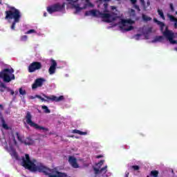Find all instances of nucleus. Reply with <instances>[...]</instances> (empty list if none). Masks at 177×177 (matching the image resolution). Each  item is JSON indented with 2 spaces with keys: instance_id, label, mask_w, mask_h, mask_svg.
Instances as JSON below:
<instances>
[{
  "instance_id": "nucleus-1",
  "label": "nucleus",
  "mask_w": 177,
  "mask_h": 177,
  "mask_svg": "<svg viewBox=\"0 0 177 177\" xmlns=\"http://www.w3.org/2000/svg\"><path fill=\"white\" fill-rule=\"evenodd\" d=\"M21 165L30 172H40L48 177H68L67 174L62 173L55 169H50L41 162H37V160H31L28 153L25 154V157L21 158Z\"/></svg>"
},
{
  "instance_id": "nucleus-2",
  "label": "nucleus",
  "mask_w": 177,
  "mask_h": 177,
  "mask_svg": "<svg viewBox=\"0 0 177 177\" xmlns=\"http://www.w3.org/2000/svg\"><path fill=\"white\" fill-rule=\"evenodd\" d=\"M111 0H97L100 3V6L102 5L103 12L97 10H91L86 11L84 16H93V17H100L106 23H113L118 19V13L117 12V7L112 6L111 9L112 12L109 13V2Z\"/></svg>"
},
{
  "instance_id": "nucleus-3",
  "label": "nucleus",
  "mask_w": 177,
  "mask_h": 177,
  "mask_svg": "<svg viewBox=\"0 0 177 177\" xmlns=\"http://www.w3.org/2000/svg\"><path fill=\"white\" fill-rule=\"evenodd\" d=\"M8 10L5 11L6 20H14L11 25V30H16V24L20 23L21 13L20 10L13 6H8Z\"/></svg>"
},
{
  "instance_id": "nucleus-4",
  "label": "nucleus",
  "mask_w": 177,
  "mask_h": 177,
  "mask_svg": "<svg viewBox=\"0 0 177 177\" xmlns=\"http://www.w3.org/2000/svg\"><path fill=\"white\" fill-rule=\"evenodd\" d=\"M153 21L160 26L161 32H162L165 38L169 41L170 44H176V41L174 40L175 34L171 30H168V27H166L164 31V27H165L164 22L160 21L156 18L153 19Z\"/></svg>"
},
{
  "instance_id": "nucleus-5",
  "label": "nucleus",
  "mask_w": 177,
  "mask_h": 177,
  "mask_svg": "<svg viewBox=\"0 0 177 177\" xmlns=\"http://www.w3.org/2000/svg\"><path fill=\"white\" fill-rule=\"evenodd\" d=\"M13 73H15V69L12 68H4L0 72V78H2L3 82H6V84H9L11 81L16 80V77Z\"/></svg>"
},
{
  "instance_id": "nucleus-6",
  "label": "nucleus",
  "mask_w": 177,
  "mask_h": 177,
  "mask_svg": "<svg viewBox=\"0 0 177 177\" xmlns=\"http://www.w3.org/2000/svg\"><path fill=\"white\" fill-rule=\"evenodd\" d=\"M26 124H28V125H30V127H32L35 129H40L41 131H44V132L49 131V129L46 127H44L42 126H39L35 122H32V115H31V113H30V111H27L26 115Z\"/></svg>"
},
{
  "instance_id": "nucleus-7",
  "label": "nucleus",
  "mask_w": 177,
  "mask_h": 177,
  "mask_svg": "<svg viewBox=\"0 0 177 177\" xmlns=\"http://www.w3.org/2000/svg\"><path fill=\"white\" fill-rule=\"evenodd\" d=\"M44 97H45L47 100H45L44 97H42L41 95H36L35 97H37V99H40V100H41V102H49V100L50 102H62L63 100H64V96L63 95H60L59 97H57L56 95H50L48 96L45 94H43Z\"/></svg>"
},
{
  "instance_id": "nucleus-8",
  "label": "nucleus",
  "mask_w": 177,
  "mask_h": 177,
  "mask_svg": "<svg viewBox=\"0 0 177 177\" xmlns=\"http://www.w3.org/2000/svg\"><path fill=\"white\" fill-rule=\"evenodd\" d=\"M103 164H104V160H100L98 163L96 164L98 168L93 167L95 175H102L103 176L104 175H105V174H107V165L100 169Z\"/></svg>"
},
{
  "instance_id": "nucleus-9",
  "label": "nucleus",
  "mask_w": 177,
  "mask_h": 177,
  "mask_svg": "<svg viewBox=\"0 0 177 177\" xmlns=\"http://www.w3.org/2000/svg\"><path fill=\"white\" fill-rule=\"evenodd\" d=\"M64 9V4H60L59 3L53 4L48 7H47V12L52 15V13H55L56 12H62Z\"/></svg>"
},
{
  "instance_id": "nucleus-10",
  "label": "nucleus",
  "mask_w": 177,
  "mask_h": 177,
  "mask_svg": "<svg viewBox=\"0 0 177 177\" xmlns=\"http://www.w3.org/2000/svg\"><path fill=\"white\" fill-rule=\"evenodd\" d=\"M86 4L83 7H80V4L71 3L73 8L75 9V13H78V12H81L84 10V9H86V8H93V4L91 3V0H86Z\"/></svg>"
},
{
  "instance_id": "nucleus-11",
  "label": "nucleus",
  "mask_w": 177,
  "mask_h": 177,
  "mask_svg": "<svg viewBox=\"0 0 177 177\" xmlns=\"http://www.w3.org/2000/svg\"><path fill=\"white\" fill-rule=\"evenodd\" d=\"M134 23H135V21H133L132 19H122L121 21L122 26H120V28H122V30H124V31H131L133 30V26H130L126 28L124 27H127L128 24H133Z\"/></svg>"
},
{
  "instance_id": "nucleus-12",
  "label": "nucleus",
  "mask_w": 177,
  "mask_h": 177,
  "mask_svg": "<svg viewBox=\"0 0 177 177\" xmlns=\"http://www.w3.org/2000/svg\"><path fill=\"white\" fill-rule=\"evenodd\" d=\"M15 135L19 142H20L21 143H24L26 146H32V145L35 143V141L30 137H27L24 140H23L21 139V137H20V134L19 133V132H17Z\"/></svg>"
},
{
  "instance_id": "nucleus-13",
  "label": "nucleus",
  "mask_w": 177,
  "mask_h": 177,
  "mask_svg": "<svg viewBox=\"0 0 177 177\" xmlns=\"http://www.w3.org/2000/svg\"><path fill=\"white\" fill-rule=\"evenodd\" d=\"M42 68V64L39 62H33L28 66V73H35Z\"/></svg>"
},
{
  "instance_id": "nucleus-14",
  "label": "nucleus",
  "mask_w": 177,
  "mask_h": 177,
  "mask_svg": "<svg viewBox=\"0 0 177 177\" xmlns=\"http://www.w3.org/2000/svg\"><path fill=\"white\" fill-rule=\"evenodd\" d=\"M45 79L40 77L37 78L35 80L34 84L32 85V89H37V88H39L44 85V82H45Z\"/></svg>"
},
{
  "instance_id": "nucleus-15",
  "label": "nucleus",
  "mask_w": 177,
  "mask_h": 177,
  "mask_svg": "<svg viewBox=\"0 0 177 177\" xmlns=\"http://www.w3.org/2000/svg\"><path fill=\"white\" fill-rule=\"evenodd\" d=\"M51 65L48 69V73L50 75H53V74H55L56 73V67H57V62H56V60L51 59L50 60Z\"/></svg>"
},
{
  "instance_id": "nucleus-16",
  "label": "nucleus",
  "mask_w": 177,
  "mask_h": 177,
  "mask_svg": "<svg viewBox=\"0 0 177 177\" xmlns=\"http://www.w3.org/2000/svg\"><path fill=\"white\" fill-rule=\"evenodd\" d=\"M68 162L73 168H80V165L78 162H77V158H75V157L70 156L68 157Z\"/></svg>"
},
{
  "instance_id": "nucleus-17",
  "label": "nucleus",
  "mask_w": 177,
  "mask_h": 177,
  "mask_svg": "<svg viewBox=\"0 0 177 177\" xmlns=\"http://www.w3.org/2000/svg\"><path fill=\"white\" fill-rule=\"evenodd\" d=\"M164 40V36H156L154 39L151 41L152 44H156V42H162Z\"/></svg>"
},
{
  "instance_id": "nucleus-18",
  "label": "nucleus",
  "mask_w": 177,
  "mask_h": 177,
  "mask_svg": "<svg viewBox=\"0 0 177 177\" xmlns=\"http://www.w3.org/2000/svg\"><path fill=\"white\" fill-rule=\"evenodd\" d=\"M0 119L1 120L3 128L7 130L9 129V127L8 126V124H6V122H5V119L3 118V116H2V115H1Z\"/></svg>"
},
{
  "instance_id": "nucleus-19",
  "label": "nucleus",
  "mask_w": 177,
  "mask_h": 177,
  "mask_svg": "<svg viewBox=\"0 0 177 177\" xmlns=\"http://www.w3.org/2000/svg\"><path fill=\"white\" fill-rule=\"evenodd\" d=\"M10 156L13 158H15L17 160H19V154L17 153V152L16 151V150L15 149H12L11 151V153H10Z\"/></svg>"
},
{
  "instance_id": "nucleus-20",
  "label": "nucleus",
  "mask_w": 177,
  "mask_h": 177,
  "mask_svg": "<svg viewBox=\"0 0 177 177\" xmlns=\"http://www.w3.org/2000/svg\"><path fill=\"white\" fill-rule=\"evenodd\" d=\"M0 91L1 92H5V90L3 89H6V91H8V88H9V87L6 86V85L3 82L0 83Z\"/></svg>"
},
{
  "instance_id": "nucleus-21",
  "label": "nucleus",
  "mask_w": 177,
  "mask_h": 177,
  "mask_svg": "<svg viewBox=\"0 0 177 177\" xmlns=\"http://www.w3.org/2000/svg\"><path fill=\"white\" fill-rule=\"evenodd\" d=\"M73 133H77L78 135H87L88 133L86 132H84V131H81L80 130L77 129H74L73 130Z\"/></svg>"
},
{
  "instance_id": "nucleus-22",
  "label": "nucleus",
  "mask_w": 177,
  "mask_h": 177,
  "mask_svg": "<svg viewBox=\"0 0 177 177\" xmlns=\"http://www.w3.org/2000/svg\"><path fill=\"white\" fill-rule=\"evenodd\" d=\"M151 177H158V171L157 170H153L150 173Z\"/></svg>"
},
{
  "instance_id": "nucleus-23",
  "label": "nucleus",
  "mask_w": 177,
  "mask_h": 177,
  "mask_svg": "<svg viewBox=\"0 0 177 177\" xmlns=\"http://www.w3.org/2000/svg\"><path fill=\"white\" fill-rule=\"evenodd\" d=\"M158 13L159 16H160L161 19H162V20H165V16H164V12H162V10L158 9Z\"/></svg>"
},
{
  "instance_id": "nucleus-24",
  "label": "nucleus",
  "mask_w": 177,
  "mask_h": 177,
  "mask_svg": "<svg viewBox=\"0 0 177 177\" xmlns=\"http://www.w3.org/2000/svg\"><path fill=\"white\" fill-rule=\"evenodd\" d=\"M142 19L144 20V21H150V20H151V17L143 15Z\"/></svg>"
},
{
  "instance_id": "nucleus-25",
  "label": "nucleus",
  "mask_w": 177,
  "mask_h": 177,
  "mask_svg": "<svg viewBox=\"0 0 177 177\" xmlns=\"http://www.w3.org/2000/svg\"><path fill=\"white\" fill-rule=\"evenodd\" d=\"M41 109H43V110H44V113H50V110H49V109H48V106H46L45 105L42 106Z\"/></svg>"
},
{
  "instance_id": "nucleus-26",
  "label": "nucleus",
  "mask_w": 177,
  "mask_h": 177,
  "mask_svg": "<svg viewBox=\"0 0 177 177\" xmlns=\"http://www.w3.org/2000/svg\"><path fill=\"white\" fill-rule=\"evenodd\" d=\"M19 93L20 95H22V96L27 95V92L26 91V90H24L22 88H19Z\"/></svg>"
},
{
  "instance_id": "nucleus-27",
  "label": "nucleus",
  "mask_w": 177,
  "mask_h": 177,
  "mask_svg": "<svg viewBox=\"0 0 177 177\" xmlns=\"http://www.w3.org/2000/svg\"><path fill=\"white\" fill-rule=\"evenodd\" d=\"M168 17L170 19L171 21H174L175 22V21H177V19L175 17H174V15H169Z\"/></svg>"
},
{
  "instance_id": "nucleus-28",
  "label": "nucleus",
  "mask_w": 177,
  "mask_h": 177,
  "mask_svg": "<svg viewBox=\"0 0 177 177\" xmlns=\"http://www.w3.org/2000/svg\"><path fill=\"white\" fill-rule=\"evenodd\" d=\"M131 169H133V171H139L140 167L139 165H133L131 166Z\"/></svg>"
},
{
  "instance_id": "nucleus-29",
  "label": "nucleus",
  "mask_w": 177,
  "mask_h": 177,
  "mask_svg": "<svg viewBox=\"0 0 177 177\" xmlns=\"http://www.w3.org/2000/svg\"><path fill=\"white\" fill-rule=\"evenodd\" d=\"M140 37H142V34H136L133 35V38H135L136 41H139V39H140Z\"/></svg>"
},
{
  "instance_id": "nucleus-30",
  "label": "nucleus",
  "mask_w": 177,
  "mask_h": 177,
  "mask_svg": "<svg viewBox=\"0 0 177 177\" xmlns=\"http://www.w3.org/2000/svg\"><path fill=\"white\" fill-rule=\"evenodd\" d=\"M7 92H10V95L12 96H13V95H15V91L12 89H10V88L8 87V88H7Z\"/></svg>"
},
{
  "instance_id": "nucleus-31",
  "label": "nucleus",
  "mask_w": 177,
  "mask_h": 177,
  "mask_svg": "<svg viewBox=\"0 0 177 177\" xmlns=\"http://www.w3.org/2000/svg\"><path fill=\"white\" fill-rule=\"evenodd\" d=\"M28 38L27 35H23L21 37V41H27Z\"/></svg>"
},
{
  "instance_id": "nucleus-32",
  "label": "nucleus",
  "mask_w": 177,
  "mask_h": 177,
  "mask_svg": "<svg viewBox=\"0 0 177 177\" xmlns=\"http://www.w3.org/2000/svg\"><path fill=\"white\" fill-rule=\"evenodd\" d=\"M67 1L68 2H71L70 3L71 5V3H77V2H78V1L80 0H67Z\"/></svg>"
},
{
  "instance_id": "nucleus-33",
  "label": "nucleus",
  "mask_w": 177,
  "mask_h": 177,
  "mask_svg": "<svg viewBox=\"0 0 177 177\" xmlns=\"http://www.w3.org/2000/svg\"><path fill=\"white\" fill-rule=\"evenodd\" d=\"M34 32H35V30H34V29H30V30H29L28 32H26V34H32V33H34Z\"/></svg>"
},
{
  "instance_id": "nucleus-34",
  "label": "nucleus",
  "mask_w": 177,
  "mask_h": 177,
  "mask_svg": "<svg viewBox=\"0 0 177 177\" xmlns=\"http://www.w3.org/2000/svg\"><path fill=\"white\" fill-rule=\"evenodd\" d=\"M169 6L171 12H175V8H174V4L170 3Z\"/></svg>"
},
{
  "instance_id": "nucleus-35",
  "label": "nucleus",
  "mask_w": 177,
  "mask_h": 177,
  "mask_svg": "<svg viewBox=\"0 0 177 177\" xmlns=\"http://www.w3.org/2000/svg\"><path fill=\"white\" fill-rule=\"evenodd\" d=\"M134 8L138 10V12H140V8H139V6L134 4Z\"/></svg>"
},
{
  "instance_id": "nucleus-36",
  "label": "nucleus",
  "mask_w": 177,
  "mask_h": 177,
  "mask_svg": "<svg viewBox=\"0 0 177 177\" xmlns=\"http://www.w3.org/2000/svg\"><path fill=\"white\" fill-rule=\"evenodd\" d=\"M144 35H145L146 39H149V33L148 32L144 33Z\"/></svg>"
},
{
  "instance_id": "nucleus-37",
  "label": "nucleus",
  "mask_w": 177,
  "mask_h": 177,
  "mask_svg": "<svg viewBox=\"0 0 177 177\" xmlns=\"http://www.w3.org/2000/svg\"><path fill=\"white\" fill-rule=\"evenodd\" d=\"M130 1L131 2V3L133 5H135V4H136L137 0H130Z\"/></svg>"
},
{
  "instance_id": "nucleus-38",
  "label": "nucleus",
  "mask_w": 177,
  "mask_h": 177,
  "mask_svg": "<svg viewBox=\"0 0 177 177\" xmlns=\"http://www.w3.org/2000/svg\"><path fill=\"white\" fill-rule=\"evenodd\" d=\"M151 31H152L151 28H149L147 29L146 32H147L149 34V33L151 32Z\"/></svg>"
},
{
  "instance_id": "nucleus-39",
  "label": "nucleus",
  "mask_w": 177,
  "mask_h": 177,
  "mask_svg": "<svg viewBox=\"0 0 177 177\" xmlns=\"http://www.w3.org/2000/svg\"><path fill=\"white\" fill-rule=\"evenodd\" d=\"M128 176H129V172L126 171V172H125L124 177H128Z\"/></svg>"
},
{
  "instance_id": "nucleus-40",
  "label": "nucleus",
  "mask_w": 177,
  "mask_h": 177,
  "mask_svg": "<svg viewBox=\"0 0 177 177\" xmlns=\"http://www.w3.org/2000/svg\"><path fill=\"white\" fill-rule=\"evenodd\" d=\"M174 28H177V21L174 22Z\"/></svg>"
},
{
  "instance_id": "nucleus-41",
  "label": "nucleus",
  "mask_w": 177,
  "mask_h": 177,
  "mask_svg": "<svg viewBox=\"0 0 177 177\" xmlns=\"http://www.w3.org/2000/svg\"><path fill=\"white\" fill-rule=\"evenodd\" d=\"M147 6H150V1H147Z\"/></svg>"
},
{
  "instance_id": "nucleus-42",
  "label": "nucleus",
  "mask_w": 177,
  "mask_h": 177,
  "mask_svg": "<svg viewBox=\"0 0 177 177\" xmlns=\"http://www.w3.org/2000/svg\"><path fill=\"white\" fill-rule=\"evenodd\" d=\"M3 110V106L2 104H0V111Z\"/></svg>"
},
{
  "instance_id": "nucleus-43",
  "label": "nucleus",
  "mask_w": 177,
  "mask_h": 177,
  "mask_svg": "<svg viewBox=\"0 0 177 177\" xmlns=\"http://www.w3.org/2000/svg\"><path fill=\"white\" fill-rule=\"evenodd\" d=\"M142 5H145V0H140Z\"/></svg>"
},
{
  "instance_id": "nucleus-44",
  "label": "nucleus",
  "mask_w": 177,
  "mask_h": 177,
  "mask_svg": "<svg viewBox=\"0 0 177 177\" xmlns=\"http://www.w3.org/2000/svg\"><path fill=\"white\" fill-rule=\"evenodd\" d=\"M36 97H35V96H32H32L30 97V99H35Z\"/></svg>"
},
{
  "instance_id": "nucleus-45",
  "label": "nucleus",
  "mask_w": 177,
  "mask_h": 177,
  "mask_svg": "<svg viewBox=\"0 0 177 177\" xmlns=\"http://www.w3.org/2000/svg\"><path fill=\"white\" fill-rule=\"evenodd\" d=\"M96 158H102V156H100H100H97Z\"/></svg>"
},
{
  "instance_id": "nucleus-46",
  "label": "nucleus",
  "mask_w": 177,
  "mask_h": 177,
  "mask_svg": "<svg viewBox=\"0 0 177 177\" xmlns=\"http://www.w3.org/2000/svg\"><path fill=\"white\" fill-rule=\"evenodd\" d=\"M46 15H48L46 12H44V17H46Z\"/></svg>"
},
{
  "instance_id": "nucleus-47",
  "label": "nucleus",
  "mask_w": 177,
  "mask_h": 177,
  "mask_svg": "<svg viewBox=\"0 0 177 177\" xmlns=\"http://www.w3.org/2000/svg\"><path fill=\"white\" fill-rule=\"evenodd\" d=\"M0 5H2V0H0Z\"/></svg>"
},
{
  "instance_id": "nucleus-48",
  "label": "nucleus",
  "mask_w": 177,
  "mask_h": 177,
  "mask_svg": "<svg viewBox=\"0 0 177 177\" xmlns=\"http://www.w3.org/2000/svg\"><path fill=\"white\" fill-rule=\"evenodd\" d=\"M131 12H135V10H131Z\"/></svg>"
},
{
  "instance_id": "nucleus-49",
  "label": "nucleus",
  "mask_w": 177,
  "mask_h": 177,
  "mask_svg": "<svg viewBox=\"0 0 177 177\" xmlns=\"http://www.w3.org/2000/svg\"><path fill=\"white\" fill-rule=\"evenodd\" d=\"M16 93H19V91H15Z\"/></svg>"
},
{
  "instance_id": "nucleus-50",
  "label": "nucleus",
  "mask_w": 177,
  "mask_h": 177,
  "mask_svg": "<svg viewBox=\"0 0 177 177\" xmlns=\"http://www.w3.org/2000/svg\"><path fill=\"white\" fill-rule=\"evenodd\" d=\"M14 142H15V143H16V140L14 138Z\"/></svg>"
},
{
  "instance_id": "nucleus-51",
  "label": "nucleus",
  "mask_w": 177,
  "mask_h": 177,
  "mask_svg": "<svg viewBox=\"0 0 177 177\" xmlns=\"http://www.w3.org/2000/svg\"><path fill=\"white\" fill-rule=\"evenodd\" d=\"M176 15H177V11L176 12Z\"/></svg>"
},
{
  "instance_id": "nucleus-52",
  "label": "nucleus",
  "mask_w": 177,
  "mask_h": 177,
  "mask_svg": "<svg viewBox=\"0 0 177 177\" xmlns=\"http://www.w3.org/2000/svg\"><path fill=\"white\" fill-rule=\"evenodd\" d=\"M147 177H150V176H147Z\"/></svg>"
},
{
  "instance_id": "nucleus-53",
  "label": "nucleus",
  "mask_w": 177,
  "mask_h": 177,
  "mask_svg": "<svg viewBox=\"0 0 177 177\" xmlns=\"http://www.w3.org/2000/svg\"><path fill=\"white\" fill-rule=\"evenodd\" d=\"M176 50H177V48H176Z\"/></svg>"
}]
</instances>
